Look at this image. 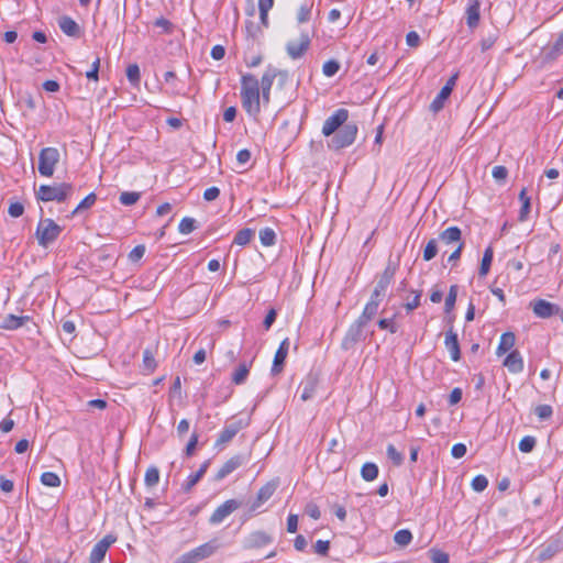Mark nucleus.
Instances as JSON below:
<instances>
[{
    "instance_id": "7c9ffc66",
    "label": "nucleus",
    "mask_w": 563,
    "mask_h": 563,
    "mask_svg": "<svg viewBox=\"0 0 563 563\" xmlns=\"http://www.w3.org/2000/svg\"><path fill=\"white\" fill-rule=\"evenodd\" d=\"M450 88L449 87H442L438 96L433 99V101L430 104V109L433 112L440 111L443 106L444 101L450 97Z\"/></svg>"
},
{
    "instance_id": "4be33fe9",
    "label": "nucleus",
    "mask_w": 563,
    "mask_h": 563,
    "mask_svg": "<svg viewBox=\"0 0 563 563\" xmlns=\"http://www.w3.org/2000/svg\"><path fill=\"white\" fill-rule=\"evenodd\" d=\"M465 14L467 26L470 29L476 27L481 19V0H468Z\"/></svg>"
},
{
    "instance_id": "39448f33",
    "label": "nucleus",
    "mask_w": 563,
    "mask_h": 563,
    "mask_svg": "<svg viewBox=\"0 0 563 563\" xmlns=\"http://www.w3.org/2000/svg\"><path fill=\"white\" fill-rule=\"evenodd\" d=\"M62 233V228L52 219L46 218L38 222L36 228V239L41 246L47 247L56 241Z\"/></svg>"
},
{
    "instance_id": "49530a36",
    "label": "nucleus",
    "mask_w": 563,
    "mask_h": 563,
    "mask_svg": "<svg viewBox=\"0 0 563 563\" xmlns=\"http://www.w3.org/2000/svg\"><path fill=\"white\" fill-rule=\"evenodd\" d=\"M340 69V64L335 59L327 60L322 66L323 75L327 77L334 76Z\"/></svg>"
},
{
    "instance_id": "7ed1b4c3",
    "label": "nucleus",
    "mask_w": 563,
    "mask_h": 563,
    "mask_svg": "<svg viewBox=\"0 0 563 563\" xmlns=\"http://www.w3.org/2000/svg\"><path fill=\"white\" fill-rule=\"evenodd\" d=\"M219 548L217 540L206 542L178 556L173 563H199L210 558Z\"/></svg>"
},
{
    "instance_id": "8fccbe9b",
    "label": "nucleus",
    "mask_w": 563,
    "mask_h": 563,
    "mask_svg": "<svg viewBox=\"0 0 563 563\" xmlns=\"http://www.w3.org/2000/svg\"><path fill=\"white\" fill-rule=\"evenodd\" d=\"M126 77L132 85H137L140 82V67L136 64H131L126 68Z\"/></svg>"
},
{
    "instance_id": "e2e57ef3",
    "label": "nucleus",
    "mask_w": 563,
    "mask_h": 563,
    "mask_svg": "<svg viewBox=\"0 0 563 563\" xmlns=\"http://www.w3.org/2000/svg\"><path fill=\"white\" fill-rule=\"evenodd\" d=\"M310 14H311V7L309 5H301L299 8V11H298V14H297V21L299 23H305L307 21H309L310 19Z\"/></svg>"
},
{
    "instance_id": "412c9836",
    "label": "nucleus",
    "mask_w": 563,
    "mask_h": 563,
    "mask_svg": "<svg viewBox=\"0 0 563 563\" xmlns=\"http://www.w3.org/2000/svg\"><path fill=\"white\" fill-rule=\"evenodd\" d=\"M503 364L511 374H519L523 371V358L518 350L510 351Z\"/></svg>"
},
{
    "instance_id": "bf43d9fd",
    "label": "nucleus",
    "mask_w": 563,
    "mask_h": 563,
    "mask_svg": "<svg viewBox=\"0 0 563 563\" xmlns=\"http://www.w3.org/2000/svg\"><path fill=\"white\" fill-rule=\"evenodd\" d=\"M492 175L497 181H504L507 178L508 170L505 166L497 165L494 166Z\"/></svg>"
},
{
    "instance_id": "052dcab7",
    "label": "nucleus",
    "mask_w": 563,
    "mask_h": 563,
    "mask_svg": "<svg viewBox=\"0 0 563 563\" xmlns=\"http://www.w3.org/2000/svg\"><path fill=\"white\" fill-rule=\"evenodd\" d=\"M23 212H24V206L21 202L15 201V202L10 203L8 213L12 218H19L23 214Z\"/></svg>"
},
{
    "instance_id": "c756f323",
    "label": "nucleus",
    "mask_w": 563,
    "mask_h": 563,
    "mask_svg": "<svg viewBox=\"0 0 563 563\" xmlns=\"http://www.w3.org/2000/svg\"><path fill=\"white\" fill-rule=\"evenodd\" d=\"M251 364L252 363H241L232 374V383L235 385L243 384L250 373Z\"/></svg>"
},
{
    "instance_id": "58836bf2",
    "label": "nucleus",
    "mask_w": 563,
    "mask_h": 563,
    "mask_svg": "<svg viewBox=\"0 0 563 563\" xmlns=\"http://www.w3.org/2000/svg\"><path fill=\"white\" fill-rule=\"evenodd\" d=\"M438 240L437 239H431L429 240V242L427 243L424 250H423V260L426 262H429L431 260H433L438 252H439V247H438Z\"/></svg>"
},
{
    "instance_id": "f03ea898",
    "label": "nucleus",
    "mask_w": 563,
    "mask_h": 563,
    "mask_svg": "<svg viewBox=\"0 0 563 563\" xmlns=\"http://www.w3.org/2000/svg\"><path fill=\"white\" fill-rule=\"evenodd\" d=\"M74 192V186L69 183H59L53 185H41L35 196L37 200L49 202L55 201L58 203L65 202Z\"/></svg>"
},
{
    "instance_id": "a18cd8bd",
    "label": "nucleus",
    "mask_w": 563,
    "mask_h": 563,
    "mask_svg": "<svg viewBox=\"0 0 563 563\" xmlns=\"http://www.w3.org/2000/svg\"><path fill=\"white\" fill-rule=\"evenodd\" d=\"M143 368L147 373H152L156 368L155 357H154L153 353L150 350H145L143 352Z\"/></svg>"
},
{
    "instance_id": "473e14b6",
    "label": "nucleus",
    "mask_w": 563,
    "mask_h": 563,
    "mask_svg": "<svg viewBox=\"0 0 563 563\" xmlns=\"http://www.w3.org/2000/svg\"><path fill=\"white\" fill-rule=\"evenodd\" d=\"M279 74L275 68H268L262 76L260 82V90H271L274 79Z\"/></svg>"
},
{
    "instance_id": "0eeeda50",
    "label": "nucleus",
    "mask_w": 563,
    "mask_h": 563,
    "mask_svg": "<svg viewBox=\"0 0 563 563\" xmlns=\"http://www.w3.org/2000/svg\"><path fill=\"white\" fill-rule=\"evenodd\" d=\"M364 324L362 321L355 320L350 328L347 329L342 342L341 347L345 351H350L355 347V345L365 340L364 335Z\"/></svg>"
},
{
    "instance_id": "79ce46f5",
    "label": "nucleus",
    "mask_w": 563,
    "mask_h": 563,
    "mask_svg": "<svg viewBox=\"0 0 563 563\" xmlns=\"http://www.w3.org/2000/svg\"><path fill=\"white\" fill-rule=\"evenodd\" d=\"M563 53V35L560 34L554 44L547 52V58L555 59Z\"/></svg>"
},
{
    "instance_id": "aec40b11",
    "label": "nucleus",
    "mask_w": 563,
    "mask_h": 563,
    "mask_svg": "<svg viewBox=\"0 0 563 563\" xmlns=\"http://www.w3.org/2000/svg\"><path fill=\"white\" fill-rule=\"evenodd\" d=\"M288 350H289V341H288V339H285L280 342V344L275 353L273 366H272L273 375L279 374L282 372L284 362L288 354Z\"/></svg>"
},
{
    "instance_id": "cd10ccee",
    "label": "nucleus",
    "mask_w": 563,
    "mask_h": 563,
    "mask_svg": "<svg viewBox=\"0 0 563 563\" xmlns=\"http://www.w3.org/2000/svg\"><path fill=\"white\" fill-rule=\"evenodd\" d=\"M516 342V336L512 332H505L501 334L499 344L497 346V355H503L510 351Z\"/></svg>"
},
{
    "instance_id": "20e7f679",
    "label": "nucleus",
    "mask_w": 563,
    "mask_h": 563,
    "mask_svg": "<svg viewBox=\"0 0 563 563\" xmlns=\"http://www.w3.org/2000/svg\"><path fill=\"white\" fill-rule=\"evenodd\" d=\"M357 125L355 123H346L340 130H338L331 140L328 142V146L331 150L339 151L344 147L352 145L357 135Z\"/></svg>"
},
{
    "instance_id": "c85d7f7f",
    "label": "nucleus",
    "mask_w": 563,
    "mask_h": 563,
    "mask_svg": "<svg viewBox=\"0 0 563 563\" xmlns=\"http://www.w3.org/2000/svg\"><path fill=\"white\" fill-rule=\"evenodd\" d=\"M494 257V249L492 245L487 246L484 251L483 258L481 262V266L478 269L479 276H486L490 269L492 262Z\"/></svg>"
},
{
    "instance_id": "f3484780",
    "label": "nucleus",
    "mask_w": 563,
    "mask_h": 563,
    "mask_svg": "<svg viewBox=\"0 0 563 563\" xmlns=\"http://www.w3.org/2000/svg\"><path fill=\"white\" fill-rule=\"evenodd\" d=\"M243 464V457L241 455H234L229 459L217 472L214 476V481L220 482L224 479L228 475L233 473Z\"/></svg>"
},
{
    "instance_id": "c9c22d12",
    "label": "nucleus",
    "mask_w": 563,
    "mask_h": 563,
    "mask_svg": "<svg viewBox=\"0 0 563 563\" xmlns=\"http://www.w3.org/2000/svg\"><path fill=\"white\" fill-rule=\"evenodd\" d=\"M159 482V471L156 466H150L144 476V483L147 487H154Z\"/></svg>"
},
{
    "instance_id": "1a4fd4ad",
    "label": "nucleus",
    "mask_w": 563,
    "mask_h": 563,
    "mask_svg": "<svg viewBox=\"0 0 563 563\" xmlns=\"http://www.w3.org/2000/svg\"><path fill=\"white\" fill-rule=\"evenodd\" d=\"M529 306L532 309L534 316L541 319H548L561 312V308L559 305L552 303L541 298L530 301Z\"/></svg>"
},
{
    "instance_id": "0e129e2a",
    "label": "nucleus",
    "mask_w": 563,
    "mask_h": 563,
    "mask_svg": "<svg viewBox=\"0 0 563 563\" xmlns=\"http://www.w3.org/2000/svg\"><path fill=\"white\" fill-rule=\"evenodd\" d=\"M464 249V242H460L456 249L449 255L448 262L455 266L456 262L461 258L462 251Z\"/></svg>"
},
{
    "instance_id": "a878e982",
    "label": "nucleus",
    "mask_w": 563,
    "mask_h": 563,
    "mask_svg": "<svg viewBox=\"0 0 563 563\" xmlns=\"http://www.w3.org/2000/svg\"><path fill=\"white\" fill-rule=\"evenodd\" d=\"M380 301V299H375V297L371 296L369 301L365 305L357 320L362 321L364 324L371 321L376 316Z\"/></svg>"
},
{
    "instance_id": "6e6552de",
    "label": "nucleus",
    "mask_w": 563,
    "mask_h": 563,
    "mask_svg": "<svg viewBox=\"0 0 563 563\" xmlns=\"http://www.w3.org/2000/svg\"><path fill=\"white\" fill-rule=\"evenodd\" d=\"M349 119V111L344 108L335 110L323 123L322 134L324 136H331L338 130H340Z\"/></svg>"
},
{
    "instance_id": "c03bdc74",
    "label": "nucleus",
    "mask_w": 563,
    "mask_h": 563,
    "mask_svg": "<svg viewBox=\"0 0 563 563\" xmlns=\"http://www.w3.org/2000/svg\"><path fill=\"white\" fill-rule=\"evenodd\" d=\"M97 200V196L95 192H90L88 196H86L79 205L75 208L73 211V214L80 212L81 210L91 208Z\"/></svg>"
},
{
    "instance_id": "a19ab883",
    "label": "nucleus",
    "mask_w": 563,
    "mask_h": 563,
    "mask_svg": "<svg viewBox=\"0 0 563 563\" xmlns=\"http://www.w3.org/2000/svg\"><path fill=\"white\" fill-rule=\"evenodd\" d=\"M386 453L387 457L395 466H400L404 463V454L399 452L394 444L387 445Z\"/></svg>"
},
{
    "instance_id": "9d476101",
    "label": "nucleus",
    "mask_w": 563,
    "mask_h": 563,
    "mask_svg": "<svg viewBox=\"0 0 563 563\" xmlns=\"http://www.w3.org/2000/svg\"><path fill=\"white\" fill-rule=\"evenodd\" d=\"M278 487L277 481H271L260 488L255 499L250 505V512H256L274 495Z\"/></svg>"
},
{
    "instance_id": "69168bd1",
    "label": "nucleus",
    "mask_w": 563,
    "mask_h": 563,
    "mask_svg": "<svg viewBox=\"0 0 563 563\" xmlns=\"http://www.w3.org/2000/svg\"><path fill=\"white\" fill-rule=\"evenodd\" d=\"M466 445L463 443H456L452 446L451 454L455 459H461L466 454Z\"/></svg>"
},
{
    "instance_id": "338daca9",
    "label": "nucleus",
    "mask_w": 563,
    "mask_h": 563,
    "mask_svg": "<svg viewBox=\"0 0 563 563\" xmlns=\"http://www.w3.org/2000/svg\"><path fill=\"white\" fill-rule=\"evenodd\" d=\"M306 514L314 520H318L321 516L319 507L313 503L306 506Z\"/></svg>"
},
{
    "instance_id": "423d86ee",
    "label": "nucleus",
    "mask_w": 563,
    "mask_h": 563,
    "mask_svg": "<svg viewBox=\"0 0 563 563\" xmlns=\"http://www.w3.org/2000/svg\"><path fill=\"white\" fill-rule=\"evenodd\" d=\"M59 158L60 154L56 147L42 148L38 155V173L44 177H52Z\"/></svg>"
},
{
    "instance_id": "6ab92c4d",
    "label": "nucleus",
    "mask_w": 563,
    "mask_h": 563,
    "mask_svg": "<svg viewBox=\"0 0 563 563\" xmlns=\"http://www.w3.org/2000/svg\"><path fill=\"white\" fill-rule=\"evenodd\" d=\"M318 376L313 374L308 375L307 378L303 382H301L299 388H301L300 398L302 401H307L313 398L318 388Z\"/></svg>"
},
{
    "instance_id": "bb28decb",
    "label": "nucleus",
    "mask_w": 563,
    "mask_h": 563,
    "mask_svg": "<svg viewBox=\"0 0 563 563\" xmlns=\"http://www.w3.org/2000/svg\"><path fill=\"white\" fill-rule=\"evenodd\" d=\"M210 465V461L207 460L205 461L199 470L194 473V474H190L187 479L185 481V483L183 484V489L185 492H189L191 490V488L202 478V476L206 474L208 467Z\"/></svg>"
},
{
    "instance_id": "09e8293b",
    "label": "nucleus",
    "mask_w": 563,
    "mask_h": 563,
    "mask_svg": "<svg viewBox=\"0 0 563 563\" xmlns=\"http://www.w3.org/2000/svg\"><path fill=\"white\" fill-rule=\"evenodd\" d=\"M456 297H457V286L452 285L450 287L449 294L445 298V312H450L454 308L455 302H456Z\"/></svg>"
},
{
    "instance_id": "864d4df0",
    "label": "nucleus",
    "mask_w": 563,
    "mask_h": 563,
    "mask_svg": "<svg viewBox=\"0 0 563 563\" xmlns=\"http://www.w3.org/2000/svg\"><path fill=\"white\" fill-rule=\"evenodd\" d=\"M154 25L156 27L162 29V33H164V34H170L174 30L173 23L169 20L165 19L164 16L156 19L154 21Z\"/></svg>"
},
{
    "instance_id": "de8ad7c7",
    "label": "nucleus",
    "mask_w": 563,
    "mask_h": 563,
    "mask_svg": "<svg viewBox=\"0 0 563 563\" xmlns=\"http://www.w3.org/2000/svg\"><path fill=\"white\" fill-rule=\"evenodd\" d=\"M536 443L534 437L526 435L520 440L518 448L521 452L529 453L534 449Z\"/></svg>"
},
{
    "instance_id": "f704fd0d",
    "label": "nucleus",
    "mask_w": 563,
    "mask_h": 563,
    "mask_svg": "<svg viewBox=\"0 0 563 563\" xmlns=\"http://www.w3.org/2000/svg\"><path fill=\"white\" fill-rule=\"evenodd\" d=\"M258 235L263 246L268 247L276 243V233L272 228L262 229Z\"/></svg>"
},
{
    "instance_id": "ea45409f",
    "label": "nucleus",
    "mask_w": 563,
    "mask_h": 563,
    "mask_svg": "<svg viewBox=\"0 0 563 563\" xmlns=\"http://www.w3.org/2000/svg\"><path fill=\"white\" fill-rule=\"evenodd\" d=\"M41 483L47 487H58L60 485V478L54 472H44L41 475Z\"/></svg>"
},
{
    "instance_id": "a211bd4d",
    "label": "nucleus",
    "mask_w": 563,
    "mask_h": 563,
    "mask_svg": "<svg viewBox=\"0 0 563 563\" xmlns=\"http://www.w3.org/2000/svg\"><path fill=\"white\" fill-rule=\"evenodd\" d=\"M444 345L450 352V356L452 361L457 362L461 358V350L460 344L457 340V334L453 331V328L451 327L446 333L444 339Z\"/></svg>"
},
{
    "instance_id": "6e6d98bb",
    "label": "nucleus",
    "mask_w": 563,
    "mask_h": 563,
    "mask_svg": "<svg viewBox=\"0 0 563 563\" xmlns=\"http://www.w3.org/2000/svg\"><path fill=\"white\" fill-rule=\"evenodd\" d=\"M534 413L538 416L540 420H547L552 416L553 410L550 405H539L534 409Z\"/></svg>"
},
{
    "instance_id": "2f4dec72",
    "label": "nucleus",
    "mask_w": 563,
    "mask_h": 563,
    "mask_svg": "<svg viewBox=\"0 0 563 563\" xmlns=\"http://www.w3.org/2000/svg\"><path fill=\"white\" fill-rule=\"evenodd\" d=\"M361 476L366 482H372L378 476V466L375 463L367 462L361 468Z\"/></svg>"
},
{
    "instance_id": "4468645a",
    "label": "nucleus",
    "mask_w": 563,
    "mask_h": 563,
    "mask_svg": "<svg viewBox=\"0 0 563 563\" xmlns=\"http://www.w3.org/2000/svg\"><path fill=\"white\" fill-rule=\"evenodd\" d=\"M244 422L242 420L233 421L227 424L222 431L219 433L218 439L216 441L217 448H222L227 443H229L240 430L244 428Z\"/></svg>"
},
{
    "instance_id": "393cba45",
    "label": "nucleus",
    "mask_w": 563,
    "mask_h": 563,
    "mask_svg": "<svg viewBox=\"0 0 563 563\" xmlns=\"http://www.w3.org/2000/svg\"><path fill=\"white\" fill-rule=\"evenodd\" d=\"M31 318L29 316H15V314H7L0 324L1 329L4 330H16L24 325Z\"/></svg>"
},
{
    "instance_id": "3c124183",
    "label": "nucleus",
    "mask_w": 563,
    "mask_h": 563,
    "mask_svg": "<svg viewBox=\"0 0 563 563\" xmlns=\"http://www.w3.org/2000/svg\"><path fill=\"white\" fill-rule=\"evenodd\" d=\"M471 486L473 490L481 493L488 486V479L485 475H477L473 478Z\"/></svg>"
},
{
    "instance_id": "f257e3e1",
    "label": "nucleus",
    "mask_w": 563,
    "mask_h": 563,
    "mask_svg": "<svg viewBox=\"0 0 563 563\" xmlns=\"http://www.w3.org/2000/svg\"><path fill=\"white\" fill-rule=\"evenodd\" d=\"M241 99L243 109L250 115L256 117L260 113V81L252 74L242 75Z\"/></svg>"
},
{
    "instance_id": "5fc2aeb1",
    "label": "nucleus",
    "mask_w": 563,
    "mask_h": 563,
    "mask_svg": "<svg viewBox=\"0 0 563 563\" xmlns=\"http://www.w3.org/2000/svg\"><path fill=\"white\" fill-rule=\"evenodd\" d=\"M556 550L558 547L555 544H549L539 552L538 560L540 562L550 560L556 553Z\"/></svg>"
},
{
    "instance_id": "4d7b16f0",
    "label": "nucleus",
    "mask_w": 563,
    "mask_h": 563,
    "mask_svg": "<svg viewBox=\"0 0 563 563\" xmlns=\"http://www.w3.org/2000/svg\"><path fill=\"white\" fill-rule=\"evenodd\" d=\"M145 246L144 245H136L131 250L129 253V260L131 262H139L145 254Z\"/></svg>"
},
{
    "instance_id": "2eb2a0df",
    "label": "nucleus",
    "mask_w": 563,
    "mask_h": 563,
    "mask_svg": "<svg viewBox=\"0 0 563 563\" xmlns=\"http://www.w3.org/2000/svg\"><path fill=\"white\" fill-rule=\"evenodd\" d=\"M273 541L272 537L265 531H253L247 537H245L243 541V548L251 549H260Z\"/></svg>"
},
{
    "instance_id": "37998d69",
    "label": "nucleus",
    "mask_w": 563,
    "mask_h": 563,
    "mask_svg": "<svg viewBox=\"0 0 563 563\" xmlns=\"http://www.w3.org/2000/svg\"><path fill=\"white\" fill-rule=\"evenodd\" d=\"M196 228H197L196 220L194 218H190V217L183 218L181 221L179 222V225H178V230H179V232L181 234H189Z\"/></svg>"
},
{
    "instance_id": "9b49d317",
    "label": "nucleus",
    "mask_w": 563,
    "mask_h": 563,
    "mask_svg": "<svg viewBox=\"0 0 563 563\" xmlns=\"http://www.w3.org/2000/svg\"><path fill=\"white\" fill-rule=\"evenodd\" d=\"M117 541V538L112 534L104 536L100 541H98L89 555V563H101L104 560V556L109 550V548Z\"/></svg>"
},
{
    "instance_id": "f8f14e48",
    "label": "nucleus",
    "mask_w": 563,
    "mask_h": 563,
    "mask_svg": "<svg viewBox=\"0 0 563 563\" xmlns=\"http://www.w3.org/2000/svg\"><path fill=\"white\" fill-rule=\"evenodd\" d=\"M240 506H241V503L235 499L225 500L223 504H221L219 507L216 508V510L212 512V515L209 518V522L211 525L221 523L232 512H234L236 509H239Z\"/></svg>"
},
{
    "instance_id": "4c0bfd02",
    "label": "nucleus",
    "mask_w": 563,
    "mask_h": 563,
    "mask_svg": "<svg viewBox=\"0 0 563 563\" xmlns=\"http://www.w3.org/2000/svg\"><path fill=\"white\" fill-rule=\"evenodd\" d=\"M141 198V192L137 191H123L119 197V201L123 206H133Z\"/></svg>"
},
{
    "instance_id": "dca6fc26",
    "label": "nucleus",
    "mask_w": 563,
    "mask_h": 563,
    "mask_svg": "<svg viewBox=\"0 0 563 563\" xmlns=\"http://www.w3.org/2000/svg\"><path fill=\"white\" fill-rule=\"evenodd\" d=\"M394 275H395V271L391 269L390 267H387L384 271V273L380 275V277L374 288L372 297H375V299L382 300L386 294L388 286L390 285L391 280L394 278Z\"/></svg>"
},
{
    "instance_id": "e433bc0d",
    "label": "nucleus",
    "mask_w": 563,
    "mask_h": 563,
    "mask_svg": "<svg viewBox=\"0 0 563 563\" xmlns=\"http://www.w3.org/2000/svg\"><path fill=\"white\" fill-rule=\"evenodd\" d=\"M394 541L399 547H407L412 541V533L408 529L398 530L394 534Z\"/></svg>"
},
{
    "instance_id": "774afa93",
    "label": "nucleus",
    "mask_w": 563,
    "mask_h": 563,
    "mask_svg": "<svg viewBox=\"0 0 563 563\" xmlns=\"http://www.w3.org/2000/svg\"><path fill=\"white\" fill-rule=\"evenodd\" d=\"M298 529V516L290 514L287 518V531L295 533Z\"/></svg>"
},
{
    "instance_id": "5701e85b",
    "label": "nucleus",
    "mask_w": 563,
    "mask_h": 563,
    "mask_svg": "<svg viewBox=\"0 0 563 563\" xmlns=\"http://www.w3.org/2000/svg\"><path fill=\"white\" fill-rule=\"evenodd\" d=\"M59 29L68 36L79 37L80 36V27L78 23L70 16H62L58 20Z\"/></svg>"
},
{
    "instance_id": "ddd939ff",
    "label": "nucleus",
    "mask_w": 563,
    "mask_h": 563,
    "mask_svg": "<svg viewBox=\"0 0 563 563\" xmlns=\"http://www.w3.org/2000/svg\"><path fill=\"white\" fill-rule=\"evenodd\" d=\"M310 46V37L306 33H301L299 41H289L286 44V52L292 59H298L305 55Z\"/></svg>"
},
{
    "instance_id": "603ef678",
    "label": "nucleus",
    "mask_w": 563,
    "mask_h": 563,
    "mask_svg": "<svg viewBox=\"0 0 563 563\" xmlns=\"http://www.w3.org/2000/svg\"><path fill=\"white\" fill-rule=\"evenodd\" d=\"M432 563H449V555L438 549H431L429 551Z\"/></svg>"
},
{
    "instance_id": "680f3d73",
    "label": "nucleus",
    "mask_w": 563,
    "mask_h": 563,
    "mask_svg": "<svg viewBox=\"0 0 563 563\" xmlns=\"http://www.w3.org/2000/svg\"><path fill=\"white\" fill-rule=\"evenodd\" d=\"M329 549H330L329 541L318 540L314 544V552L321 556L328 555Z\"/></svg>"
},
{
    "instance_id": "b1692460",
    "label": "nucleus",
    "mask_w": 563,
    "mask_h": 563,
    "mask_svg": "<svg viewBox=\"0 0 563 563\" xmlns=\"http://www.w3.org/2000/svg\"><path fill=\"white\" fill-rule=\"evenodd\" d=\"M437 240H438V242L440 241L446 245H450L453 243L460 244V242H463L462 241V231L457 227H449L448 229H445L444 231H442L439 234V238Z\"/></svg>"
},
{
    "instance_id": "13d9d810",
    "label": "nucleus",
    "mask_w": 563,
    "mask_h": 563,
    "mask_svg": "<svg viewBox=\"0 0 563 563\" xmlns=\"http://www.w3.org/2000/svg\"><path fill=\"white\" fill-rule=\"evenodd\" d=\"M377 324L382 330H388L390 333H396L398 330L397 324L394 322V318L380 319Z\"/></svg>"
},
{
    "instance_id": "72a5a7b5",
    "label": "nucleus",
    "mask_w": 563,
    "mask_h": 563,
    "mask_svg": "<svg viewBox=\"0 0 563 563\" xmlns=\"http://www.w3.org/2000/svg\"><path fill=\"white\" fill-rule=\"evenodd\" d=\"M254 236V231L252 229L245 228L236 232L233 244L244 246L249 244Z\"/></svg>"
}]
</instances>
